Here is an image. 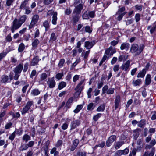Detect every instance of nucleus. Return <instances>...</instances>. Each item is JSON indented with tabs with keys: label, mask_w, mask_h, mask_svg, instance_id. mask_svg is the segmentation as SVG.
Masks as SVG:
<instances>
[{
	"label": "nucleus",
	"mask_w": 156,
	"mask_h": 156,
	"mask_svg": "<svg viewBox=\"0 0 156 156\" xmlns=\"http://www.w3.org/2000/svg\"><path fill=\"white\" fill-rule=\"evenodd\" d=\"M7 54L6 52H3L0 53V62L4 58Z\"/></svg>",
	"instance_id": "obj_58"
},
{
	"label": "nucleus",
	"mask_w": 156,
	"mask_h": 156,
	"mask_svg": "<svg viewBox=\"0 0 156 156\" xmlns=\"http://www.w3.org/2000/svg\"><path fill=\"white\" fill-rule=\"evenodd\" d=\"M39 19V16L37 14L34 15L33 16L30 23L28 26L29 29H30L33 28Z\"/></svg>",
	"instance_id": "obj_5"
},
{
	"label": "nucleus",
	"mask_w": 156,
	"mask_h": 156,
	"mask_svg": "<svg viewBox=\"0 0 156 156\" xmlns=\"http://www.w3.org/2000/svg\"><path fill=\"white\" fill-rule=\"evenodd\" d=\"M15 131L11 135L9 136V139L12 141L13 140L15 136Z\"/></svg>",
	"instance_id": "obj_56"
},
{
	"label": "nucleus",
	"mask_w": 156,
	"mask_h": 156,
	"mask_svg": "<svg viewBox=\"0 0 156 156\" xmlns=\"http://www.w3.org/2000/svg\"><path fill=\"white\" fill-rule=\"evenodd\" d=\"M34 144V142L33 141H30L27 144L28 148L32 147Z\"/></svg>",
	"instance_id": "obj_64"
},
{
	"label": "nucleus",
	"mask_w": 156,
	"mask_h": 156,
	"mask_svg": "<svg viewBox=\"0 0 156 156\" xmlns=\"http://www.w3.org/2000/svg\"><path fill=\"white\" fill-rule=\"evenodd\" d=\"M119 69V65L118 64H116L114 66L113 70L115 72H117Z\"/></svg>",
	"instance_id": "obj_48"
},
{
	"label": "nucleus",
	"mask_w": 156,
	"mask_h": 156,
	"mask_svg": "<svg viewBox=\"0 0 156 156\" xmlns=\"http://www.w3.org/2000/svg\"><path fill=\"white\" fill-rule=\"evenodd\" d=\"M63 73H58L56 75L55 77L58 80H59L62 79V77L63 76Z\"/></svg>",
	"instance_id": "obj_43"
},
{
	"label": "nucleus",
	"mask_w": 156,
	"mask_h": 156,
	"mask_svg": "<svg viewBox=\"0 0 156 156\" xmlns=\"http://www.w3.org/2000/svg\"><path fill=\"white\" fill-rule=\"evenodd\" d=\"M39 43V41L37 39H35L32 42V45L34 47H36Z\"/></svg>",
	"instance_id": "obj_45"
},
{
	"label": "nucleus",
	"mask_w": 156,
	"mask_h": 156,
	"mask_svg": "<svg viewBox=\"0 0 156 156\" xmlns=\"http://www.w3.org/2000/svg\"><path fill=\"white\" fill-rule=\"evenodd\" d=\"M146 73V70L144 69L141 71H140L138 74L137 77L143 78L144 76Z\"/></svg>",
	"instance_id": "obj_23"
},
{
	"label": "nucleus",
	"mask_w": 156,
	"mask_h": 156,
	"mask_svg": "<svg viewBox=\"0 0 156 156\" xmlns=\"http://www.w3.org/2000/svg\"><path fill=\"white\" fill-rule=\"evenodd\" d=\"M23 69V64H20L15 68L14 70V72L15 73H20Z\"/></svg>",
	"instance_id": "obj_16"
},
{
	"label": "nucleus",
	"mask_w": 156,
	"mask_h": 156,
	"mask_svg": "<svg viewBox=\"0 0 156 156\" xmlns=\"http://www.w3.org/2000/svg\"><path fill=\"white\" fill-rule=\"evenodd\" d=\"M84 81L81 80L77 84L75 90L76 91V93L79 94L83 90L84 86Z\"/></svg>",
	"instance_id": "obj_6"
},
{
	"label": "nucleus",
	"mask_w": 156,
	"mask_h": 156,
	"mask_svg": "<svg viewBox=\"0 0 156 156\" xmlns=\"http://www.w3.org/2000/svg\"><path fill=\"white\" fill-rule=\"evenodd\" d=\"M155 151V148L153 147L151 148L150 151H146L143 156H153Z\"/></svg>",
	"instance_id": "obj_14"
},
{
	"label": "nucleus",
	"mask_w": 156,
	"mask_h": 156,
	"mask_svg": "<svg viewBox=\"0 0 156 156\" xmlns=\"http://www.w3.org/2000/svg\"><path fill=\"white\" fill-rule=\"evenodd\" d=\"M90 53V50L87 51L85 52H83L82 53L81 55L83 57L84 59H86L87 58L89 55Z\"/></svg>",
	"instance_id": "obj_39"
},
{
	"label": "nucleus",
	"mask_w": 156,
	"mask_h": 156,
	"mask_svg": "<svg viewBox=\"0 0 156 156\" xmlns=\"http://www.w3.org/2000/svg\"><path fill=\"white\" fill-rule=\"evenodd\" d=\"M130 47V44L128 43L124 42L122 43L120 47L121 50H123L125 49L127 51Z\"/></svg>",
	"instance_id": "obj_15"
},
{
	"label": "nucleus",
	"mask_w": 156,
	"mask_h": 156,
	"mask_svg": "<svg viewBox=\"0 0 156 156\" xmlns=\"http://www.w3.org/2000/svg\"><path fill=\"white\" fill-rule=\"evenodd\" d=\"M76 156H86V154L84 152H78Z\"/></svg>",
	"instance_id": "obj_60"
},
{
	"label": "nucleus",
	"mask_w": 156,
	"mask_h": 156,
	"mask_svg": "<svg viewBox=\"0 0 156 156\" xmlns=\"http://www.w3.org/2000/svg\"><path fill=\"white\" fill-rule=\"evenodd\" d=\"M29 0H25L21 3L20 6V9H23L28 6V3Z\"/></svg>",
	"instance_id": "obj_20"
},
{
	"label": "nucleus",
	"mask_w": 156,
	"mask_h": 156,
	"mask_svg": "<svg viewBox=\"0 0 156 156\" xmlns=\"http://www.w3.org/2000/svg\"><path fill=\"white\" fill-rule=\"evenodd\" d=\"M33 104L34 103L33 101H30L27 102L21 111L22 114L23 115L27 113L28 110L30 109L31 107L33 105Z\"/></svg>",
	"instance_id": "obj_4"
},
{
	"label": "nucleus",
	"mask_w": 156,
	"mask_h": 156,
	"mask_svg": "<svg viewBox=\"0 0 156 156\" xmlns=\"http://www.w3.org/2000/svg\"><path fill=\"white\" fill-rule=\"evenodd\" d=\"M28 148L27 144L24 143L21 144V146L20 148V150L23 151L24 150H26Z\"/></svg>",
	"instance_id": "obj_30"
},
{
	"label": "nucleus",
	"mask_w": 156,
	"mask_h": 156,
	"mask_svg": "<svg viewBox=\"0 0 156 156\" xmlns=\"http://www.w3.org/2000/svg\"><path fill=\"white\" fill-rule=\"evenodd\" d=\"M66 85V82L62 81L59 83L58 88L59 90H61L65 87Z\"/></svg>",
	"instance_id": "obj_29"
},
{
	"label": "nucleus",
	"mask_w": 156,
	"mask_h": 156,
	"mask_svg": "<svg viewBox=\"0 0 156 156\" xmlns=\"http://www.w3.org/2000/svg\"><path fill=\"white\" fill-rule=\"evenodd\" d=\"M9 80V78L7 76L4 75L2 76L1 78V82L5 83L7 82Z\"/></svg>",
	"instance_id": "obj_34"
},
{
	"label": "nucleus",
	"mask_w": 156,
	"mask_h": 156,
	"mask_svg": "<svg viewBox=\"0 0 156 156\" xmlns=\"http://www.w3.org/2000/svg\"><path fill=\"white\" fill-rule=\"evenodd\" d=\"M30 137L27 134H24L22 137L23 140L26 143L29 140H30Z\"/></svg>",
	"instance_id": "obj_25"
},
{
	"label": "nucleus",
	"mask_w": 156,
	"mask_h": 156,
	"mask_svg": "<svg viewBox=\"0 0 156 156\" xmlns=\"http://www.w3.org/2000/svg\"><path fill=\"white\" fill-rule=\"evenodd\" d=\"M108 87L107 85H105L102 89V93L105 94L106 93L108 89Z\"/></svg>",
	"instance_id": "obj_53"
},
{
	"label": "nucleus",
	"mask_w": 156,
	"mask_h": 156,
	"mask_svg": "<svg viewBox=\"0 0 156 156\" xmlns=\"http://www.w3.org/2000/svg\"><path fill=\"white\" fill-rule=\"evenodd\" d=\"M114 88H110L108 89V90L106 92V93L108 94H112L114 93Z\"/></svg>",
	"instance_id": "obj_47"
},
{
	"label": "nucleus",
	"mask_w": 156,
	"mask_h": 156,
	"mask_svg": "<svg viewBox=\"0 0 156 156\" xmlns=\"http://www.w3.org/2000/svg\"><path fill=\"white\" fill-rule=\"evenodd\" d=\"M79 19V17L78 16H75L73 17L72 19V21L73 22V24L75 25L76 23L78 21Z\"/></svg>",
	"instance_id": "obj_35"
},
{
	"label": "nucleus",
	"mask_w": 156,
	"mask_h": 156,
	"mask_svg": "<svg viewBox=\"0 0 156 156\" xmlns=\"http://www.w3.org/2000/svg\"><path fill=\"white\" fill-rule=\"evenodd\" d=\"M94 104L92 103H90L87 106V109L88 110L93 109L94 108L93 107Z\"/></svg>",
	"instance_id": "obj_54"
},
{
	"label": "nucleus",
	"mask_w": 156,
	"mask_h": 156,
	"mask_svg": "<svg viewBox=\"0 0 156 156\" xmlns=\"http://www.w3.org/2000/svg\"><path fill=\"white\" fill-rule=\"evenodd\" d=\"M43 26L45 28V30L47 31L49 28L50 25L48 21L46 20L43 23Z\"/></svg>",
	"instance_id": "obj_32"
},
{
	"label": "nucleus",
	"mask_w": 156,
	"mask_h": 156,
	"mask_svg": "<svg viewBox=\"0 0 156 156\" xmlns=\"http://www.w3.org/2000/svg\"><path fill=\"white\" fill-rule=\"evenodd\" d=\"M118 58L117 57H113L111 61V63L112 65L115 64Z\"/></svg>",
	"instance_id": "obj_62"
},
{
	"label": "nucleus",
	"mask_w": 156,
	"mask_h": 156,
	"mask_svg": "<svg viewBox=\"0 0 156 156\" xmlns=\"http://www.w3.org/2000/svg\"><path fill=\"white\" fill-rule=\"evenodd\" d=\"M80 58H77L76 60L74 62L72 66V68H74L75 67V66L77 65V64L80 62Z\"/></svg>",
	"instance_id": "obj_50"
},
{
	"label": "nucleus",
	"mask_w": 156,
	"mask_h": 156,
	"mask_svg": "<svg viewBox=\"0 0 156 156\" xmlns=\"http://www.w3.org/2000/svg\"><path fill=\"white\" fill-rule=\"evenodd\" d=\"M124 144V142L123 141H117L114 144V148L116 149H119Z\"/></svg>",
	"instance_id": "obj_22"
},
{
	"label": "nucleus",
	"mask_w": 156,
	"mask_h": 156,
	"mask_svg": "<svg viewBox=\"0 0 156 156\" xmlns=\"http://www.w3.org/2000/svg\"><path fill=\"white\" fill-rule=\"evenodd\" d=\"M56 147L53 148L50 151V154H54V156H57L58 155L59 152L56 151Z\"/></svg>",
	"instance_id": "obj_27"
},
{
	"label": "nucleus",
	"mask_w": 156,
	"mask_h": 156,
	"mask_svg": "<svg viewBox=\"0 0 156 156\" xmlns=\"http://www.w3.org/2000/svg\"><path fill=\"white\" fill-rule=\"evenodd\" d=\"M27 18V16L26 15L21 16L18 20L19 22L22 25L24 23Z\"/></svg>",
	"instance_id": "obj_21"
},
{
	"label": "nucleus",
	"mask_w": 156,
	"mask_h": 156,
	"mask_svg": "<svg viewBox=\"0 0 156 156\" xmlns=\"http://www.w3.org/2000/svg\"><path fill=\"white\" fill-rule=\"evenodd\" d=\"M22 26L17 18H15L12 21L10 29L11 32L14 33L15 31L19 28Z\"/></svg>",
	"instance_id": "obj_2"
},
{
	"label": "nucleus",
	"mask_w": 156,
	"mask_h": 156,
	"mask_svg": "<svg viewBox=\"0 0 156 156\" xmlns=\"http://www.w3.org/2000/svg\"><path fill=\"white\" fill-rule=\"evenodd\" d=\"M125 21L126 23V25H128L132 24L133 21V20L132 19H131L126 21L125 20Z\"/></svg>",
	"instance_id": "obj_63"
},
{
	"label": "nucleus",
	"mask_w": 156,
	"mask_h": 156,
	"mask_svg": "<svg viewBox=\"0 0 156 156\" xmlns=\"http://www.w3.org/2000/svg\"><path fill=\"white\" fill-rule=\"evenodd\" d=\"M105 105L103 104L99 106L97 109V111L98 112L103 111L105 109Z\"/></svg>",
	"instance_id": "obj_33"
},
{
	"label": "nucleus",
	"mask_w": 156,
	"mask_h": 156,
	"mask_svg": "<svg viewBox=\"0 0 156 156\" xmlns=\"http://www.w3.org/2000/svg\"><path fill=\"white\" fill-rule=\"evenodd\" d=\"M120 101V97L119 95L116 96L115 101V109L116 110L118 107L119 103Z\"/></svg>",
	"instance_id": "obj_19"
},
{
	"label": "nucleus",
	"mask_w": 156,
	"mask_h": 156,
	"mask_svg": "<svg viewBox=\"0 0 156 156\" xmlns=\"http://www.w3.org/2000/svg\"><path fill=\"white\" fill-rule=\"evenodd\" d=\"M144 48L143 44H141L139 47L137 44H133L131 46L130 52L132 54H134L135 56H137L141 53Z\"/></svg>",
	"instance_id": "obj_1"
},
{
	"label": "nucleus",
	"mask_w": 156,
	"mask_h": 156,
	"mask_svg": "<svg viewBox=\"0 0 156 156\" xmlns=\"http://www.w3.org/2000/svg\"><path fill=\"white\" fill-rule=\"evenodd\" d=\"M142 6L140 5H136L134 6L136 11H141L142 9Z\"/></svg>",
	"instance_id": "obj_42"
},
{
	"label": "nucleus",
	"mask_w": 156,
	"mask_h": 156,
	"mask_svg": "<svg viewBox=\"0 0 156 156\" xmlns=\"http://www.w3.org/2000/svg\"><path fill=\"white\" fill-rule=\"evenodd\" d=\"M47 15L49 16L52 15L51 22L53 24L56 25L57 20V12H54L53 10H49L48 11Z\"/></svg>",
	"instance_id": "obj_3"
},
{
	"label": "nucleus",
	"mask_w": 156,
	"mask_h": 156,
	"mask_svg": "<svg viewBox=\"0 0 156 156\" xmlns=\"http://www.w3.org/2000/svg\"><path fill=\"white\" fill-rule=\"evenodd\" d=\"M83 18L84 20H88L89 18V12L88 11H86L83 15Z\"/></svg>",
	"instance_id": "obj_37"
},
{
	"label": "nucleus",
	"mask_w": 156,
	"mask_h": 156,
	"mask_svg": "<svg viewBox=\"0 0 156 156\" xmlns=\"http://www.w3.org/2000/svg\"><path fill=\"white\" fill-rule=\"evenodd\" d=\"M73 97H71L67 101L66 104V106L68 108H70L71 104L73 102Z\"/></svg>",
	"instance_id": "obj_26"
},
{
	"label": "nucleus",
	"mask_w": 156,
	"mask_h": 156,
	"mask_svg": "<svg viewBox=\"0 0 156 156\" xmlns=\"http://www.w3.org/2000/svg\"><path fill=\"white\" fill-rule=\"evenodd\" d=\"M37 73V72L36 70H33L30 74V78H32L33 77L36 75Z\"/></svg>",
	"instance_id": "obj_61"
},
{
	"label": "nucleus",
	"mask_w": 156,
	"mask_h": 156,
	"mask_svg": "<svg viewBox=\"0 0 156 156\" xmlns=\"http://www.w3.org/2000/svg\"><path fill=\"white\" fill-rule=\"evenodd\" d=\"M25 49V45L23 43H21L19 45L18 48V50L19 52H22Z\"/></svg>",
	"instance_id": "obj_31"
},
{
	"label": "nucleus",
	"mask_w": 156,
	"mask_h": 156,
	"mask_svg": "<svg viewBox=\"0 0 156 156\" xmlns=\"http://www.w3.org/2000/svg\"><path fill=\"white\" fill-rule=\"evenodd\" d=\"M141 83V80L140 79H138L137 80L134 81H133V84L134 86H139Z\"/></svg>",
	"instance_id": "obj_38"
},
{
	"label": "nucleus",
	"mask_w": 156,
	"mask_h": 156,
	"mask_svg": "<svg viewBox=\"0 0 156 156\" xmlns=\"http://www.w3.org/2000/svg\"><path fill=\"white\" fill-rule=\"evenodd\" d=\"M151 75L148 74L147 75L145 79V83L147 85L150 84L151 83Z\"/></svg>",
	"instance_id": "obj_24"
},
{
	"label": "nucleus",
	"mask_w": 156,
	"mask_h": 156,
	"mask_svg": "<svg viewBox=\"0 0 156 156\" xmlns=\"http://www.w3.org/2000/svg\"><path fill=\"white\" fill-rule=\"evenodd\" d=\"M116 136L112 135L110 136L106 141V145L107 147L110 146L116 140Z\"/></svg>",
	"instance_id": "obj_9"
},
{
	"label": "nucleus",
	"mask_w": 156,
	"mask_h": 156,
	"mask_svg": "<svg viewBox=\"0 0 156 156\" xmlns=\"http://www.w3.org/2000/svg\"><path fill=\"white\" fill-rule=\"evenodd\" d=\"M101 115L102 114L101 113H98L96 115L93 116V119L95 121H97L99 118L101 116Z\"/></svg>",
	"instance_id": "obj_40"
},
{
	"label": "nucleus",
	"mask_w": 156,
	"mask_h": 156,
	"mask_svg": "<svg viewBox=\"0 0 156 156\" xmlns=\"http://www.w3.org/2000/svg\"><path fill=\"white\" fill-rule=\"evenodd\" d=\"M84 28L85 29V30L86 32H88L89 33H90L92 31V30L91 29V28L89 26H86L85 27H83V29Z\"/></svg>",
	"instance_id": "obj_46"
},
{
	"label": "nucleus",
	"mask_w": 156,
	"mask_h": 156,
	"mask_svg": "<svg viewBox=\"0 0 156 156\" xmlns=\"http://www.w3.org/2000/svg\"><path fill=\"white\" fill-rule=\"evenodd\" d=\"M146 124V121L145 120L142 119L139 122H138V126L139 127L142 128Z\"/></svg>",
	"instance_id": "obj_28"
},
{
	"label": "nucleus",
	"mask_w": 156,
	"mask_h": 156,
	"mask_svg": "<svg viewBox=\"0 0 156 156\" xmlns=\"http://www.w3.org/2000/svg\"><path fill=\"white\" fill-rule=\"evenodd\" d=\"M133 135L134 139L136 140L138 137L139 135V133L138 132H137L136 130H135L134 131V133Z\"/></svg>",
	"instance_id": "obj_51"
},
{
	"label": "nucleus",
	"mask_w": 156,
	"mask_h": 156,
	"mask_svg": "<svg viewBox=\"0 0 156 156\" xmlns=\"http://www.w3.org/2000/svg\"><path fill=\"white\" fill-rule=\"evenodd\" d=\"M48 86L50 88L54 87L56 85V82L54 80V77H52L49 78L47 82Z\"/></svg>",
	"instance_id": "obj_8"
},
{
	"label": "nucleus",
	"mask_w": 156,
	"mask_h": 156,
	"mask_svg": "<svg viewBox=\"0 0 156 156\" xmlns=\"http://www.w3.org/2000/svg\"><path fill=\"white\" fill-rule=\"evenodd\" d=\"M116 52L115 49L113 48L112 47L110 46L108 48L105 50V54L107 55L112 56Z\"/></svg>",
	"instance_id": "obj_12"
},
{
	"label": "nucleus",
	"mask_w": 156,
	"mask_h": 156,
	"mask_svg": "<svg viewBox=\"0 0 156 156\" xmlns=\"http://www.w3.org/2000/svg\"><path fill=\"white\" fill-rule=\"evenodd\" d=\"M83 108V106L81 105H78L76 108L74 110L73 112L75 113H78Z\"/></svg>",
	"instance_id": "obj_36"
},
{
	"label": "nucleus",
	"mask_w": 156,
	"mask_h": 156,
	"mask_svg": "<svg viewBox=\"0 0 156 156\" xmlns=\"http://www.w3.org/2000/svg\"><path fill=\"white\" fill-rule=\"evenodd\" d=\"M40 93L38 89H34L31 92V94L34 96H37Z\"/></svg>",
	"instance_id": "obj_41"
},
{
	"label": "nucleus",
	"mask_w": 156,
	"mask_h": 156,
	"mask_svg": "<svg viewBox=\"0 0 156 156\" xmlns=\"http://www.w3.org/2000/svg\"><path fill=\"white\" fill-rule=\"evenodd\" d=\"M83 8V5L80 4L75 7L73 10V13H76L77 14H79L80 13L81 10Z\"/></svg>",
	"instance_id": "obj_13"
},
{
	"label": "nucleus",
	"mask_w": 156,
	"mask_h": 156,
	"mask_svg": "<svg viewBox=\"0 0 156 156\" xmlns=\"http://www.w3.org/2000/svg\"><path fill=\"white\" fill-rule=\"evenodd\" d=\"M62 144V140H59L55 144V146L58 147H59L61 146Z\"/></svg>",
	"instance_id": "obj_59"
},
{
	"label": "nucleus",
	"mask_w": 156,
	"mask_h": 156,
	"mask_svg": "<svg viewBox=\"0 0 156 156\" xmlns=\"http://www.w3.org/2000/svg\"><path fill=\"white\" fill-rule=\"evenodd\" d=\"M95 44V42L94 41H93L91 42L87 41L84 42V47L87 49H89L91 48Z\"/></svg>",
	"instance_id": "obj_11"
},
{
	"label": "nucleus",
	"mask_w": 156,
	"mask_h": 156,
	"mask_svg": "<svg viewBox=\"0 0 156 156\" xmlns=\"http://www.w3.org/2000/svg\"><path fill=\"white\" fill-rule=\"evenodd\" d=\"M130 60H128L125 63L123 64L121 66L122 69L126 71H129V68L130 66Z\"/></svg>",
	"instance_id": "obj_10"
},
{
	"label": "nucleus",
	"mask_w": 156,
	"mask_h": 156,
	"mask_svg": "<svg viewBox=\"0 0 156 156\" xmlns=\"http://www.w3.org/2000/svg\"><path fill=\"white\" fill-rule=\"evenodd\" d=\"M135 21L136 22H137L140 20V16L139 13L136 14L135 16Z\"/></svg>",
	"instance_id": "obj_49"
},
{
	"label": "nucleus",
	"mask_w": 156,
	"mask_h": 156,
	"mask_svg": "<svg viewBox=\"0 0 156 156\" xmlns=\"http://www.w3.org/2000/svg\"><path fill=\"white\" fill-rule=\"evenodd\" d=\"M125 10V8L124 7H119V9L116 14H121Z\"/></svg>",
	"instance_id": "obj_44"
},
{
	"label": "nucleus",
	"mask_w": 156,
	"mask_h": 156,
	"mask_svg": "<svg viewBox=\"0 0 156 156\" xmlns=\"http://www.w3.org/2000/svg\"><path fill=\"white\" fill-rule=\"evenodd\" d=\"M40 60L38 56L35 57L32 60L30 64V65L32 66H34L38 65V62Z\"/></svg>",
	"instance_id": "obj_18"
},
{
	"label": "nucleus",
	"mask_w": 156,
	"mask_h": 156,
	"mask_svg": "<svg viewBox=\"0 0 156 156\" xmlns=\"http://www.w3.org/2000/svg\"><path fill=\"white\" fill-rule=\"evenodd\" d=\"M80 76L76 75L73 77V81L74 82H76L79 79Z\"/></svg>",
	"instance_id": "obj_57"
},
{
	"label": "nucleus",
	"mask_w": 156,
	"mask_h": 156,
	"mask_svg": "<svg viewBox=\"0 0 156 156\" xmlns=\"http://www.w3.org/2000/svg\"><path fill=\"white\" fill-rule=\"evenodd\" d=\"M56 37L55 36L54 33H52L51 34L50 40L52 41H55L56 39Z\"/></svg>",
	"instance_id": "obj_52"
},
{
	"label": "nucleus",
	"mask_w": 156,
	"mask_h": 156,
	"mask_svg": "<svg viewBox=\"0 0 156 156\" xmlns=\"http://www.w3.org/2000/svg\"><path fill=\"white\" fill-rule=\"evenodd\" d=\"M81 123V121L79 119H77L71 122L70 125V130L74 129L77 127L79 126Z\"/></svg>",
	"instance_id": "obj_7"
},
{
	"label": "nucleus",
	"mask_w": 156,
	"mask_h": 156,
	"mask_svg": "<svg viewBox=\"0 0 156 156\" xmlns=\"http://www.w3.org/2000/svg\"><path fill=\"white\" fill-rule=\"evenodd\" d=\"M48 76L47 74L45 73H42L40 75V78L39 81L40 84H42L43 80L46 79Z\"/></svg>",
	"instance_id": "obj_17"
},
{
	"label": "nucleus",
	"mask_w": 156,
	"mask_h": 156,
	"mask_svg": "<svg viewBox=\"0 0 156 156\" xmlns=\"http://www.w3.org/2000/svg\"><path fill=\"white\" fill-rule=\"evenodd\" d=\"M123 155L122 151V150L117 151L115 154V156H121Z\"/></svg>",
	"instance_id": "obj_55"
}]
</instances>
